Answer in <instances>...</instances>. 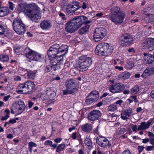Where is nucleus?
Instances as JSON below:
<instances>
[{
  "mask_svg": "<svg viewBox=\"0 0 154 154\" xmlns=\"http://www.w3.org/2000/svg\"><path fill=\"white\" fill-rule=\"evenodd\" d=\"M27 87V90L29 89L32 90L35 87V84L33 82L30 81H28L26 82Z\"/></svg>",
  "mask_w": 154,
  "mask_h": 154,
  "instance_id": "2f4dec72",
  "label": "nucleus"
},
{
  "mask_svg": "<svg viewBox=\"0 0 154 154\" xmlns=\"http://www.w3.org/2000/svg\"><path fill=\"white\" fill-rule=\"evenodd\" d=\"M51 24L49 21L45 20L42 21L40 23V27L43 29H46L50 28Z\"/></svg>",
  "mask_w": 154,
  "mask_h": 154,
  "instance_id": "412c9836",
  "label": "nucleus"
},
{
  "mask_svg": "<svg viewBox=\"0 0 154 154\" xmlns=\"http://www.w3.org/2000/svg\"><path fill=\"white\" fill-rule=\"evenodd\" d=\"M9 13L8 8L6 7L0 8V16L3 17L7 15Z\"/></svg>",
  "mask_w": 154,
  "mask_h": 154,
  "instance_id": "bb28decb",
  "label": "nucleus"
},
{
  "mask_svg": "<svg viewBox=\"0 0 154 154\" xmlns=\"http://www.w3.org/2000/svg\"><path fill=\"white\" fill-rule=\"evenodd\" d=\"M153 73H154V67H148L144 70L141 76L143 78H146L148 76Z\"/></svg>",
  "mask_w": 154,
  "mask_h": 154,
  "instance_id": "6ab92c4d",
  "label": "nucleus"
},
{
  "mask_svg": "<svg viewBox=\"0 0 154 154\" xmlns=\"http://www.w3.org/2000/svg\"><path fill=\"white\" fill-rule=\"evenodd\" d=\"M14 50L15 52L17 53H18L19 52L22 51V48L21 47L19 48L17 47H15L14 48Z\"/></svg>",
  "mask_w": 154,
  "mask_h": 154,
  "instance_id": "09e8293b",
  "label": "nucleus"
},
{
  "mask_svg": "<svg viewBox=\"0 0 154 154\" xmlns=\"http://www.w3.org/2000/svg\"><path fill=\"white\" fill-rule=\"evenodd\" d=\"M119 10L118 8H114L111 12V16L109 17V20L116 24L123 23L125 17V13L120 11Z\"/></svg>",
  "mask_w": 154,
  "mask_h": 154,
  "instance_id": "423d86ee",
  "label": "nucleus"
},
{
  "mask_svg": "<svg viewBox=\"0 0 154 154\" xmlns=\"http://www.w3.org/2000/svg\"><path fill=\"white\" fill-rule=\"evenodd\" d=\"M114 49V46L106 43H101L97 45L95 50V53L97 55L102 56L111 55Z\"/></svg>",
  "mask_w": 154,
  "mask_h": 154,
  "instance_id": "20e7f679",
  "label": "nucleus"
},
{
  "mask_svg": "<svg viewBox=\"0 0 154 154\" xmlns=\"http://www.w3.org/2000/svg\"><path fill=\"white\" fill-rule=\"evenodd\" d=\"M88 3L87 2H83L82 5V8L83 9H86Z\"/></svg>",
  "mask_w": 154,
  "mask_h": 154,
  "instance_id": "4d7b16f0",
  "label": "nucleus"
},
{
  "mask_svg": "<svg viewBox=\"0 0 154 154\" xmlns=\"http://www.w3.org/2000/svg\"><path fill=\"white\" fill-rule=\"evenodd\" d=\"M48 97L47 95H46L45 94H42L40 95V98L43 100L47 99Z\"/></svg>",
  "mask_w": 154,
  "mask_h": 154,
  "instance_id": "a18cd8bd",
  "label": "nucleus"
},
{
  "mask_svg": "<svg viewBox=\"0 0 154 154\" xmlns=\"http://www.w3.org/2000/svg\"><path fill=\"white\" fill-rule=\"evenodd\" d=\"M26 109V105L21 100L15 101L13 104L11 109V113L15 116L22 113Z\"/></svg>",
  "mask_w": 154,
  "mask_h": 154,
  "instance_id": "6e6552de",
  "label": "nucleus"
},
{
  "mask_svg": "<svg viewBox=\"0 0 154 154\" xmlns=\"http://www.w3.org/2000/svg\"><path fill=\"white\" fill-rule=\"evenodd\" d=\"M133 41L132 36L129 34L125 33L121 36L120 43L123 46H127L131 44Z\"/></svg>",
  "mask_w": 154,
  "mask_h": 154,
  "instance_id": "f8f14e48",
  "label": "nucleus"
},
{
  "mask_svg": "<svg viewBox=\"0 0 154 154\" xmlns=\"http://www.w3.org/2000/svg\"><path fill=\"white\" fill-rule=\"evenodd\" d=\"M74 93L69 88H66L63 91V93L64 95H66L67 94H71Z\"/></svg>",
  "mask_w": 154,
  "mask_h": 154,
  "instance_id": "58836bf2",
  "label": "nucleus"
},
{
  "mask_svg": "<svg viewBox=\"0 0 154 154\" xmlns=\"http://www.w3.org/2000/svg\"><path fill=\"white\" fill-rule=\"evenodd\" d=\"M19 120L18 117L14 119H10V123L14 124L17 121Z\"/></svg>",
  "mask_w": 154,
  "mask_h": 154,
  "instance_id": "3c124183",
  "label": "nucleus"
},
{
  "mask_svg": "<svg viewBox=\"0 0 154 154\" xmlns=\"http://www.w3.org/2000/svg\"><path fill=\"white\" fill-rule=\"evenodd\" d=\"M57 69L54 66H53V65H51V66H48L46 68V70L48 72L50 71L51 70L52 71H55Z\"/></svg>",
  "mask_w": 154,
  "mask_h": 154,
  "instance_id": "79ce46f5",
  "label": "nucleus"
},
{
  "mask_svg": "<svg viewBox=\"0 0 154 154\" xmlns=\"http://www.w3.org/2000/svg\"><path fill=\"white\" fill-rule=\"evenodd\" d=\"M78 8L77 5H67L66 11L68 14L74 12L76 11Z\"/></svg>",
  "mask_w": 154,
  "mask_h": 154,
  "instance_id": "aec40b11",
  "label": "nucleus"
},
{
  "mask_svg": "<svg viewBox=\"0 0 154 154\" xmlns=\"http://www.w3.org/2000/svg\"><path fill=\"white\" fill-rule=\"evenodd\" d=\"M46 92L47 95L49 98H53L55 96L54 92L50 88H49Z\"/></svg>",
  "mask_w": 154,
  "mask_h": 154,
  "instance_id": "c756f323",
  "label": "nucleus"
},
{
  "mask_svg": "<svg viewBox=\"0 0 154 154\" xmlns=\"http://www.w3.org/2000/svg\"><path fill=\"white\" fill-rule=\"evenodd\" d=\"M77 133L75 132L73 133L72 135L71 136L72 138L73 139H76L77 137Z\"/></svg>",
  "mask_w": 154,
  "mask_h": 154,
  "instance_id": "0e129e2a",
  "label": "nucleus"
},
{
  "mask_svg": "<svg viewBox=\"0 0 154 154\" xmlns=\"http://www.w3.org/2000/svg\"><path fill=\"white\" fill-rule=\"evenodd\" d=\"M91 58L85 56L80 57L76 60L75 67L80 71H85L88 69L92 63Z\"/></svg>",
  "mask_w": 154,
  "mask_h": 154,
  "instance_id": "39448f33",
  "label": "nucleus"
},
{
  "mask_svg": "<svg viewBox=\"0 0 154 154\" xmlns=\"http://www.w3.org/2000/svg\"><path fill=\"white\" fill-rule=\"evenodd\" d=\"M130 98L134 99L135 100L134 102L135 103H137L138 101V100H137V96H131L130 97Z\"/></svg>",
  "mask_w": 154,
  "mask_h": 154,
  "instance_id": "052dcab7",
  "label": "nucleus"
},
{
  "mask_svg": "<svg viewBox=\"0 0 154 154\" xmlns=\"http://www.w3.org/2000/svg\"><path fill=\"white\" fill-rule=\"evenodd\" d=\"M122 154H131V153L129 150L127 149L124 151Z\"/></svg>",
  "mask_w": 154,
  "mask_h": 154,
  "instance_id": "680f3d73",
  "label": "nucleus"
},
{
  "mask_svg": "<svg viewBox=\"0 0 154 154\" xmlns=\"http://www.w3.org/2000/svg\"><path fill=\"white\" fill-rule=\"evenodd\" d=\"M13 28L16 33L19 35L23 34L26 32V27L20 19H15L13 23Z\"/></svg>",
  "mask_w": 154,
  "mask_h": 154,
  "instance_id": "1a4fd4ad",
  "label": "nucleus"
},
{
  "mask_svg": "<svg viewBox=\"0 0 154 154\" xmlns=\"http://www.w3.org/2000/svg\"><path fill=\"white\" fill-rule=\"evenodd\" d=\"M66 146V145L64 143H61L58 145L57 147L56 152H60L63 150Z\"/></svg>",
  "mask_w": 154,
  "mask_h": 154,
  "instance_id": "473e14b6",
  "label": "nucleus"
},
{
  "mask_svg": "<svg viewBox=\"0 0 154 154\" xmlns=\"http://www.w3.org/2000/svg\"><path fill=\"white\" fill-rule=\"evenodd\" d=\"M91 14L94 17H96L97 18L100 17L103 15V13L102 12H99L95 14L94 12H92L91 13Z\"/></svg>",
  "mask_w": 154,
  "mask_h": 154,
  "instance_id": "a19ab883",
  "label": "nucleus"
},
{
  "mask_svg": "<svg viewBox=\"0 0 154 154\" xmlns=\"http://www.w3.org/2000/svg\"><path fill=\"white\" fill-rule=\"evenodd\" d=\"M128 51L129 53L131 54H134L135 52V51L134 48H131L128 49Z\"/></svg>",
  "mask_w": 154,
  "mask_h": 154,
  "instance_id": "5fc2aeb1",
  "label": "nucleus"
},
{
  "mask_svg": "<svg viewBox=\"0 0 154 154\" xmlns=\"http://www.w3.org/2000/svg\"><path fill=\"white\" fill-rule=\"evenodd\" d=\"M130 76V74L129 72H125L120 74L119 75V77L120 79L125 80L128 78Z\"/></svg>",
  "mask_w": 154,
  "mask_h": 154,
  "instance_id": "393cba45",
  "label": "nucleus"
},
{
  "mask_svg": "<svg viewBox=\"0 0 154 154\" xmlns=\"http://www.w3.org/2000/svg\"><path fill=\"white\" fill-rule=\"evenodd\" d=\"M62 140V139L61 138H57L54 139V141L55 142L57 143H59Z\"/></svg>",
  "mask_w": 154,
  "mask_h": 154,
  "instance_id": "6e6d98bb",
  "label": "nucleus"
},
{
  "mask_svg": "<svg viewBox=\"0 0 154 154\" xmlns=\"http://www.w3.org/2000/svg\"><path fill=\"white\" fill-rule=\"evenodd\" d=\"M150 125V123L149 122L146 123L143 122L138 126V131H140L147 129L149 127Z\"/></svg>",
  "mask_w": 154,
  "mask_h": 154,
  "instance_id": "5701e85b",
  "label": "nucleus"
},
{
  "mask_svg": "<svg viewBox=\"0 0 154 154\" xmlns=\"http://www.w3.org/2000/svg\"><path fill=\"white\" fill-rule=\"evenodd\" d=\"M117 109V106L115 104H112L109 106L108 108L109 111H114Z\"/></svg>",
  "mask_w": 154,
  "mask_h": 154,
  "instance_id": "ea45409f",
  "label": "nucleus"
},
{
  "mask_svg": "<svg viewBox=\"0 0 154 154\" xmlns=\"http://www.w3.org/2000/svg\"><path fill=\"white\" fill-rule=\"evenodd\" d=\"M29 148L30 149H31V148H32L33 147H36L37 145L35 143L32 141H31L29 143Z\"/></svg>",
  "mask_w": 154,
  "mask_h": 154,
  "instance_id": "c03bdc74",
  "label": "nucleus"
},
{
  "mask_svg": "<svg viewBox=\"0 0 154 154\" xmlns=\"http://www.w3.org/2000/svg\"><path fill=\"white\" fill-rule=\"evenodd\" d=\"M94 102L95 101L92 99V98H91V97H89V96L88 95L86 97L85 104L86 105H88Z\"/></svg>",
  "mask_w": 154,
  "mask_h": 154,
  "instance_id": "c9c22d12",
  "label": "nucleus"
},
{
  "mask_svg": "<svg viewBox=\"0 0 154 154\" xmlns=\"http://www.w3.org/2000/svg\"><path fill=\"white\" fill-rule=\"evenodd\" d=\"M139 88L138 86H135L132 88L131 90V93L132 94H137L139 91Z\"/></svg>",
  "mask_w": 154,
  "mask_h": 154,
  "instance_id": "e433bc0d",
  "label": "nucleus"
},
{
  "mask_svg": "<svg viewBox=\"0 0 154 154\" xmlns=\"http://www.w3.org/2000/svg\"><path fill=\"white\" fill-rule=\"evenodd\" d=\"M128 59L124 56L119 57L118 58V60H120V65H122L124 64L125 62H126Z\"/></svg>",
  "mask_w": 154,
  "mask_h": 154,
  "instance_id": "72a5a7b5",
  "label": "nucleus"
},
{
  "mask_svg": "<svg viewBox=\"0 0 154 154\" xmlns=\"http://www.w3.org/2000/svg\"><path fill=\"white\" fill-rule=\"evenodd\" d=\"M150 143L154 146V138H151L149 140Z\"/></svg>",
  "mask_w": 154,
  "mask_h": 154,
  "instance_id": "338daca9",
  "label": "nucleus"
},
{
  "mask_svg": "<svg viewBox=\"0 0 154 154\" xmlns=\"http://www.w3.org/2000/svg\"><path fill=\"white\" fill-rule=\"evenodd\" d=\"M87 17L82 16L74 18L68 22L66 25L65 29L68 32H74L79 28L83 23H89L91 21L87 20Z\"/></svg>",
  "mask_w": 154,
  "mask_h": 154,
  "instance_id": "f03ea898",
  "label": "nucleus"
},
{
  "mask_svg": "<svg viewBox=\"0 0 154 154\" xmlns=\"http://www.w3.org/2000/svg\"><path fill=\"white\" fill-rule=\"evenodd\" d=\"M65 86L66 88L69 89L74 92L77 91L79 87L78 83L73 79L66 80L65 82Z\"/></svg>",
  "mask_w": 154,
  "mask_h": 154,
  "instance_id": "9b49d317",
  "label": "nucleus"
},
{
  "mask_svg": "<svg viewBox=\"0 0 154 154\" xmlns=\"http://www.w3.org/2000/svg\"><path fill=\"white\" fill-rule=\"evenodd\" d=\"M132 114V111L131 110H126L122 113L121 117L124 120H126Z\"/></svg>",
  "mask_w": 154,
  "mask_h": 154,
  "instance_id": "4be33fe9",
  "label": "nucleus"
},
{
  "mask_svg": "<svg viewBox=\"0 0 154 154\" xmlns=\"http://www.w3.org/2000/svg\"><path fill=\"white\" fill-rule=\"evenodd\" d=\"M149 141V140L148 138L144 139H143L142 142L144 143H146Z\"/></svg>",
  "mask_w": 154,
  "mask_h": 154,
  "instance_id": "774afa93",
  "label": "nucleus"
},
{
  "mask_svg": "<svg viewBox=\"0 0 154 154\" xmlns=\"http://www.w3.org/2000/svg\"><path fill=\"white\" fill-rule=\"evenodd\" d=\"M24 12L33 21L36 22L41 17V9L35 3L27 5L24 10Z\"/></svg>",
  "mask_w": 154,
  "mask_h": 154,
  "instance_id": "7ed1b4c3",
  "label": "nucleus"
},
{
  "mask_svg": "<svg viewBox=\"0 0 154 154\" xmlns=\"http://www.w3.org/2000/svg\"><path fill=\"white\" fill-rule=\"evenodd\" d=\"M5 29L4 27L0 24V35H3L4 33Z\"/></svg>",
  "mask_w": 154,
  "mask_h": 154,
  "instance_id": "8fccbe9b",
  "label": "nucleus"
},
{
  "mask_svg": "<svg viewBox=\"0 0 154 154\" xmlns=\"http://www.w3.org/2000/svg\"><path fill=\"white\" fill-rule=\"evenodd\" d=\"M89 97L92 98L94 101H97L99 97V93L97 91H94L91 92L89 95Z\"/></svg>",
  "mask_w": 154,
  "mask_h": 154,
  "instance_id": "b1692460",
  "label": "nucleus"
},
{
  "mask_svg": "<svg viewBox=\"0 0 154 154\" xmlns=\"http://www.w3.org/2000/svg\"><path fill=\"white\" fill-rule=\"evenodd\" d=\"M143 49H147L149 50L154 49V39L149 38L146 39L142 44Z\"/></svg>",
  "mask_w": 154,
  "mask_h": 154,
  "instance_id": "4468645a",
  "label": "nucleus"
},
{
  "mask_svg": "<svg viewBox=\"0 0 154 154\" xmlns=\"http://www.w3.org/2000/svg\"><path fill=\"white\" fill-rule=\"evenodd\" d=\"M53 144L52 142L50 140H47L45 141L44 144L46 146H51V144Z\"/></svg>",
  "mask_w": 154,
  "mask_h": 154,
  "instance_id": "49530a36",
  "label": "nucleus"
},
{
  "mask_svg": "<svg viewBox=\"0 0 154 154\" xmlns=\"http://www.w3.org/2000/svg\"><path fill=\"white\" fill-rule=\"evenodd\" d=\"M92 127L91 124H86L82 126V129L83 131L85 132H89L91 131Z\"/></svg>",
  "mask_w": 154,
  "mask_h": 154,
  "instance_id": "cd10ccee",
  "label": "nucleus"
},
{
  "mask_svg": "<svg viewBox=\"0 0 154 154\" xmlns=\"http://www.w3.org/2000/svg\"><path fill=\"white\" fill-rule=\"evenodd\" d=\"M116 69H118L119 71L123 70V68L122 66H115Z\"/></svg>",
  "mask_w": 154,
  "mask_h": 154,
  "instance_id": "69168bd1",
  "label": "nucleus"
},
{
  "mask_svg": "<svg viewBox=\"0 0 154 154\" xmlns=\"http://www.w3.org/2000/svg\"><path fill=\"white\" fill-rule=\"evenodd\" d=\"M125 86L121 83H117L114 85H112L109 87V91L113 93L120 92L125 88Z\"/></svg>",
  "mask_w": 154,
  "mask_h": 154,
  "instance_id": "2eb2a0df",
  "label": "nucleus"
},
{
  "mask_svg": "<svg viewBox=\"0 0 154 154\" xmlns=\"http://www.w3.org/2000/svg\"><path fill=\"white\" fill-rule=\"evenodd\" d=\"M25 72H26L25 73V76H27L29 79H33L35 77V72L33 71H27L26 70Z\"/></svg>",
  "mask_w": 154,
  "mask_h": 154,
  "instance_id": "a878e982",
  "label": "nucleus"
},
{
  "mask_svg": "<svg viewBox=\"0 0 154 154\" xmlns=\"http://www.w3.org/2000/svg\"><path fill=\"white\" fill-rule=\"evenodd\" d=\"M96 142L100 147L103 148L106 147H109L111 145L109 141L105 137L102 136H100L97 137Z\"/></svg>",
  "mask_w": 154,
  "mask_h": 154,
  "instance_id": "ddd939ff",
  "label": "nucleus"
},
{
  "mask_svg": "<svg viewBox=\"0 0 154 154\" xmlns=\"http://www.w3.org/2000/svg\"><path fill=\"white\" fill-rule=\"evenodd\" d=\"M123 101L121 100H119L117 101L115 103L118 105H119L120 106H121L122 103H123Z\"/></svg>",
  "mask_w": 154,
  "mask_h": 154,
  "instance_id": "bf43d9fd",
  "label": "nucleus"
},
{
  "mask_svg": "<svg viewBox=\"0 0 154 154\" xmlns=\"http://www.w3.org/2000/svg\"><path fill=\"white\" fill-rule=\"evenodd\" d=\"M59 15V16L61 17L63 20H66V17L65 14L61 12H60Z\"/></svg>",
  "mask_w": 154,
  "mask_h": 154,
  "instance_id": "de8ad7c7",
  "label": "nucleus"
},
{
  "mask_svg": "<svg viewBox=\"0 0 154 154\" xmlns=\"http://www.w3.org/2000/svg\"><path fill=\"white\" fill-rule=\"evenodd\" d=\"M68 47L66 45L60 46L57 44L52 45L48 51V56L50 59V63L56 69L60 68L63 63V56L68 51Z\"/></svg>",
  "mask_w": 154,
  "mask_h": 154,
  "instance_id": "f257e3e1",
  "label": "nucleus"
},
{
  "mask_svg": "<svg viewBox=\"0 0 154 154\" xmlns=\"http://www.w3.org/2000/svg\"><path fill=\"white\" fill-rule=\"evenodd\" d=\"M9 60L8 56L5 55H0V60L4 61H8Z\"/></svg>",
  "mask_w": 154,
  "mask_h": 154,
  "instance_id": "4c0bfd02",
  "label": "nucleus"
},
{
  "mask_svg": "<svg viewBox=\"0 0 154 154\" xmlns=\"http://www.w3.org/2000/svg\"><path fill=\"white\" fill-rule=\"evenodd\" d=\"M34 104L33 103L30 101H29L28 103V107L29 108H31L32 106Z\"/></svg>",
  "mask_w": 154,
  "mask_h": 154,
  "instance_id": "e2e57ef3",
  "label": "nucleus"
},
{
  "mask_svg": "<svg viewBox=\"0 0 154 154\" xmlns=\"http://www.w3.org/2000/svg\"><path fill=\"white\" fill-rule=\"evenodd\" d=\"M24 52L25 56L29 59V62H40L44 59V56L43 55L31 50L29 47L25 48Z\"/></svg>",
  "mask_w": 154,
  "mask_h": 154,
  "instance_id": "0eeeda50",
  "label": "nucleus"
},
{
  "mask_svg": "<svg viewBox=\"0 0 154 154\" xmlns=\"http://www.w3.org/2000/svg\"><path fill=\"white\" fill-rule=\"evenodd\" d=\"M126 64V66L127 69H132L134 66V64L132 60H127Z\"/></svg>",
  "mask_w": 154,
  "mask_h": 154,
  "instance_id": "7c9ffc66",
  "label": "nucleus"
},
{
  "mask_svg": "<svg viewBox=\"0 0 154 154\" xmlns=\"http://www.w3.org/2000/svg\"><path fill=\"white\" fill-rule=\"evenodd\" d=\"M138 127L137 125H134L132 126V130L133 131L135 132L137 131V130H138Z\"/></svg>",
  "mask_w": 154,
  "mask_h": 154,
  "instance_id": "13d9d810",
  "label": "nucleus"
},
{
  "mask_svg": "<svg viewBox=\"0 0 154 154\" xmlns=\"http://www.w3.org/2000/svg\"><path fill=\"white\" fill-rule=\"evenodd\" d=\"M90 26L88 25H85L79 30V32L81 34L86 33L88 30Z\"/></svg>",
  "mask_w": 154,
  "mask_h": 154,
  "instance_id": "c85d7f7f",
  "label": "nucleus"
},
{
  "mask_svg": "<svg viewBox=\"0 0 154 154\" xmlns=\"http://www.w3.org/2000/svg\"><path fill=\"white\" fill-rule=\"evenodd\" d=\"M101 115V114L99 110H95L91 111L88 116V118L89 120L94 121L97 119Z\"/></svg>",
  "mask_w": 154,
  "mask_h": 154,
  "instance_id": "dca6fc26",
  "label": "nucleus"
},
{
  "mask_svg": "<svg viewBox=\"0 0 154 154\" xmlns=\"http://www.w3.org/2000/svg\"><path fill=\"white\" fill-rule=\"evenodd\" d=\"M142 60L143 62L146 63L154 64V57L152 54L144 53Z\"/></svg>",
  "mask_w": 154,
  "mask_h": 154,
  "instance_id": "f3484780",
  "label": "nucleus"
},
{
  "mask_svg": "<svg viewBox=\"0 0 154 154\" xmlns=\"http://www.w3.org/2000/svg\"><path fill=\"white\" fill-rule=\"evenodd\" d=\"M144 147L143 146H139L138 147V150L139 153H141L144 149Z\"/></svg>",
  "mask_w": 154,
  "mask_h": 154,
  "instance_id": "864d4df0",
  "label": "nucleus"
},
{
  "mask_svg": "<svg viewBox=\"0 0 154 154\" xmlns=\"http://www.w3.org/2000/svg\"><path fill=\"white\" fill-rule=\"evenodd\" d=\"M26 83L20 84L18 87V92L20 94H26L29 92Z\"/></svg>",
  "mask_w": 154,
  "mask_h": 154,
  "instance_id": "a211bd4d",
  "label": "nucleus"
},
{
  "mask_svg": "<svg viewBox=\"0 0 154 154\" xmlns=\"http://www.w3.org/2000/svg\"><path fill=\"white\" fill-rule=\"evenodd\" d=\"M154 149V146H148L146 147V150L148 151L152 150Z\"/></svg>",
  "mask_w": 154,
  "mask_h": 154,
  "instance_id": "603ef678",
  "label": "nucleus"
},
{
  "mask_svg": "<svg viewBox=\"0 0 154 154\" xmlns=\"http://www.w3.org/2000/svg\"><path fill=\"white\" fill-rule=\"evenodd\" d=\"M124 126H122L120 129H119L118 131L120 134H122L124 133L126 131Z\"/></svg>",
  "mask_w": 154,
  "mask_h": 154,
  "instance_id": "37998d69",
  "label": "nucleus"
},
{
  "mask_svg": "<svg viewBox=\"0 0 154 154\" xmlns=\"http://www.w3.org/2000/svg\"><path fill=\"white\" fill-rule=\"evenodd\" d=\"M84 142L85 145L88 146H91L92 145L91 140L88 137H86Z\"/></svg>",
  "mask_w": 154,
  "mask_h": 154,
  "instance_id": "f704fd0d",
  "label": "nucleus"
},
{
  "mask_svg": "<svg viewBox=\"0 0 154 154\" xmlns=\"http://www.w3.org/2000/svg\"><path fill=\"white\" fill-rule=\"evenodd\" d=\"M106 29L101 27L96 28L95 30L94 35V39L95 42L101 40L106 35Z\"/></svg>",
  "mask_w": 154,
  "mask_h": 154,
  "instance_id": "9d476101",
  "label": "nucleus"
}]
</instances>
